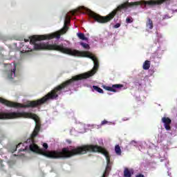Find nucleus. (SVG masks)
Instances as JSON below:
<instances>
[{
	"label": "nucleus",
	"mask_w": 177,
	"mask_h": 177,
	"mask_svg": "<svg viewBox=\"0 0 177 177\" xmlns=\"http://www.w3.org/2000/svg\"><path fill=\"white\" fill-rule=\"evenodd\" d=\"M71 18L68 15H66L64 28L59 30V32H55L50 35H33L30 37V43L34 45V49L35 50H57L64 53L65 55H71V56H77L78 57H88L93 60L94 66L93 69L87 73L78 75L73 77L71 79L64 82L62 84L57 86L50 92H62L63 89L70 86L75 81H80V80H85L89 78V77H93L95 75L99 70V59L96 56L93 55L88 51H80L78 50H73L68 48H64L63 44L57 45V44H49L48 43H39L37 44L38 41H45L46 39H53V38H57L59 39L61 34H66L68 30V26L70 24Z\"/></svg>",
	"instance_id": "nucleus-1"
},
{
	"label": "nucleus",
	"mask_w": 177,
	"mask_h": 177,
	"mask_svg": "<svg viewBox=\"0 0 177 177\" xmlns=\"http://www.w3.org/2000/svg\"><path fill=\"white\" fill-rule=\"evenodd\" d=\"M88 151H91L93 153H101L103 154L106 160V167L105 171L102 177H106L109 175V172L111 171V162L110 161V155L109 151L106 149L99 146V145H82L77 147H74L70 150L68 147H64L61 151H51L48 152L44 151V149L39 148V154L44 156L48 158H71L74 156H80L82 154H86Z\"/></svg>",
	"instance_id": "nucleus-2"
},
{
	"label": "nucleus",
	"mask_w": 177,
	"mask_h": 177,
	"mask_svg": "<svg viewBox=\"0 0 177 177\" xmlns=\"http://www.w3.org/2000/svg\"><path fill=\"white\" fill-rule=\"evenodd\" d=\"M139 5H140V1L124 3L118 6L117 9L113 10L106 16H102L91 10L88 11V16L89 17H91V19H94L95 21H97V23H100V24H106V23L111 21V20H113L114 17H115V15H117V12H118V10L127 9L128 6H138Z\"/></svg>",
	"instance_id": "nucleus-3"
},
{
	"label": "nucleus",
	"mask_w": 177,
	"mask_h": 177,
	"mask_svg": "<svg viewBox=\"0 0 177 177\" xmlns=\"http://www.w3.org/2000/svg\"><path fill=\"white\" fill-rule=\"evenodd\" d=\"M0 103L5 104V106H7V107H15V109H28L31 107V101H28L26 104H23L19 102H13L0 97Z\"/></svg>",
	"instance_id": "nucleus-4"
},
{
	"label": "nucleus",
	"mask_w": 177,
	"mask_h": 177,
	"mask_svg": "<svg viewBox=\"0 0 177 177\" xmlns=\"http://www.w3.org/2000/svg\"><path fill=\"white\" fill-rule=\"evenodd\" d=\"M23 117L24 118H30V113L26 112H11L7 113H0V118H20Z\"/></svg>",
	"instance_id": "nucleus-5"
},
{
	"label": "nucleus",
	"mask_w": 177,
	"mask_h": 177,
	"mask_svg": "<svg viewBox=\"0 0 177 177\" xmlns=\"http://www.w3.org/2000/svg\"><path fill=\"white\" fill-rule=\"evenodd\" d=\"M169 0H149L144 1L145 5H149V6H155L156 5H162L164 2Z\"/></svg>",
	"instance_id": "nucleus-6"
},
{
	"label": "nucleus",
	"mask_w": 177,
	"mask_h": 177,
	"mask_svg": "<svg viewBox=\"0 0 177 177\" xmlns=\"http://www.w3.org/2000/svg\"><path fill=\"white\" fill-rule=\"evenodd\" d=\"M104 89L105 91H109L110 92H117L116 89H121V88H124L123 84H113L112 86H103Z\"/></svg>",
	"instance_id": "nucleus-7"
},
{
	"label": "nucleus",
	"mask_w": 177,
	"mask_h": 177,
	"mask_svg": "<svg viewBox=\"0 0 177 177\" xmlns=\"http://www.w3.org/2000/svg\"><path fill=\"white\" fill-rule=\"evenodd\" d=\"M162 122L165 124V128L167 131H169L171 129V123L172 122V120H170L169 118L163 117L162 118Z\"/></svg>",
	"instance_id": "nucleus-8"
},
{
	"label": "nucleus",
	"mask_w": 177,
	"mask_h": 177,
	"mask_svg": "<svg viewBox=\"0 0 177 177\" xmlns=\"http://www.w3.org/2000/svg\"><path fill=\"white\" fill-rule=\"evenodd\" d=\"M16 67L17 65L16 64H14V68L11 70V71H10L8 73V77L10 79H12L14 77H16Z\"/></svg>",
	"instance_id": "nucleus-9"
},
{
	"label": "nucleus",
	"mask_w": 177,
	"mask_h": 177,
	"mask_svg": "<svg viewBox=\"0 0 177 177\" xmlns=\"http://www.w3.org/2000/svg\"><path fill=\"white\" fill-rule=\"evenodd\" d=\"M132 174H133V171L132 169H129L127 167L124 168V177H132Z\"/></svg>",
	"instance_id": "nucleus-10"
},
{
	"label": "nucleus",
	"mask_w": 177,
	"mask_h": 177,
	"mask_svg": "<svg viewBox=\"0 0 177 177\" xmlns=\"http://www.w3.org/2000/svg\"><path fill=\"white\" fill-rule=\"evenodd\" d=\"M147 27L149 30H153V21L150 18H147Z\"/></svg>",
	"instance_id": "nucleus-11"
},
{
	"label": "nucleus",
	"mask_w": 177,
	"mask_h": 177,
	"mask_svg": "<svg viewBox=\"0 0 177 177\" xmlns=\"http://www.w3.org/2000/svg\"><path fill=\"white\" fill-rule=\"evenodd\" d=\"M93 92H95V91L96 92H98V93H104V92L103 91V89H102L100 87L97 86H93V89H92Z\"/></svg>",
	"instance_id": "nucleus-12"
},
{
	"label": "nucleus",
	"mask_w": 177,
	"mask_h": 177,
	"mask_svg": "<svg viewBox=\"0 0 177 177\" xmlns=\"http://www.w3.org/2000/svg\"><path fill=\"white\" fill-rule=\"evenodd\" d=\"M77 35L80 39H82V41H88V38L85 37V35L82 32L77 33Z\"/></svg>",
	"instance_id": "nucleus-13"
},
{
	"label": "nucleus",
	"mask_w": 177,
	"mask_h": 177,
	"mask_svg": "<svg viewBox=\"0 0 177 177\" xmlns=\"http://www.w3.org/2000/svg\"><path fill=\"white\" fill-rule=\"evenodd\" d=\"M143 70H149L150 68V61L146 60L142 66Z\"/></svg>",
	"instance_id": "nucleus-14"
},
{
	"label": "nucleus",
	"mask_w": 177,
	"mask_h": 177,
	"mask_svg": "<svg viewBox=\"0 0 177 177\" xmlns=\"http://www.w3.org/2000/svg\"><path fill=\"white\" fill-rule=\"evenodd\" d=\"M115 151L118 156H121V148L120 147V145H115Z\"/></svg>",
	"instance_id": "nucleus-15"
},
{
	"label": "nucleus",
	"mask_w": 177,
	"mask_h": 177,
	"mask_svg": "<svg viewBox=\"0 0 177 177\" xmlns=\"http://www.w3.org/2000/svg\"><path fill=\"white\" fill-rule=\"evenodd\" d=\"M81 46H82L84 49H90L89 44L84 42L80 43Z\"/></svg>",
	"instance_id": "nucleus-16"
},
{
	"label": "nucleus",
	"mask_w": 177,
	"mask_h": 177,
	"mask_svg": "<svg viewBox=\"0 0 177 177\" xmlns=\"http://www.w3.org/2000/svg\"><path fill=\"white\" fill-rule=\"evenodd\" d=\"M133 21V20L132 19V18L131 19V18H129V17H127V18L126 19V22H127V24L132 23Z\"/></svg>",
	"instance_id": "nucleus-17"
},
{
	"label": "nucleus",
	"mask_w": 177,
	"mask_h": 177,
	"mask_svg": "<svg viewBox=\"0 0 177 177\" xmlns=\"http://www.w3.org/2000/svg\"><path fill=\"white\" fill-rule=\"evenodd\" d=\"M77 12H78V10H73L71 11V15H72V16H75Z\"/></svg>",
	"instance_id": "nucleus-18"
},
{
	"label": "nucleus",
	"mask_w": 177,
	"mask_h": 177,
	"mask_svg": "<svg viewBox=\"0 0 177 177\" xmlns=\"http://www.w3.org/2000/svg\"><path fill=\"white\" fill-rule=\"evenodd\" d=\"M43 147L44 149H45V150H48V147H49V146H48V144L46 142L43 143Z\"/></svg>",
	"instance_id": "nucleus-19"
},
{
	"label": "nucleus",
	"mask_w": 177,
	"mask_h": 177,
	"mask_svg": "<svg viewBox=\"0 0 177 177\" xmlns=\"http://www.w3.org/2000/svg\"><path fill=\"white\" fill-rule=\"evenodd\" d=\"M121 27V24H116L113 26V28H120Z\"/></svg>",
	"instance_id": "nucleus-20"
},
{
	"label": "nucleus",
	"mask_w": 177,
	"mask_h": 177,
	"mask_svg": "<svg viewBox=\"0 0 177 177\" xmlns=\"http://www.w3.org/2000/svg\"><path fill=\"white\" fill-rule=\"evenodd\" d=\"M109 122H107V120H103L101 122V125H106V124H108Z\"/></svg>",
	"instance_id": "nucleus-21"
},
{
	"label": "nucleus",
	"mask_w": 177,
	"mask_h": 177,
	"mask_svg": "<svg viewBox=\"0 0 177 177\" xmlns=\"http://www.w3.org/2000/svg\"><path fill=\"white\" fill-rule=\"evenodd\" d=\"M20 146H23V143H19V145H17L16 149H19V147H20Z\"/></svg>",
	"instance_id": "nucleus-22"
},
{
	"label": "nucleus",
	"mask_w": 177,
	"mask_h": 177,
	"mask_svg": "<svg viewBox=\"0 0 177 177\" xmlns=\"http://www.w3.org/2000/svg\"><path fill=\"white\" fill-rule=\"evenodd\" d=\"M136 177H145V176L142 174H140L137 175Z\"/></svg>",
	"instance_id": "nucleus-23"
},
{
	"label": "nucleus",
	"mask_w": 177,
	"mask_h": 177,
	"mask_svg": "<svg viewBox=\"0 0 177 177\" xmlns=\"http://www.w3.org/2000/svg\"><path fill=\"white\" fill-rule=\"evenodd\" d=\"M66 142H67V143H68L69 145H71V140H67Z\"/></svg>",
	"instance_id": "nucleus-24"
},
{
	"label": "nucleus",
	"mask_w": 177,
	"mask_h": 177,
	"mask_svg": "<svg viewBox=\"0 0 177 177\" xmlns=\"http://www.w3.org/2000/svg\"><path fill=\"white\" fill-rule=\"evenodd\" d=\"M19 151H24V149H19Z\"/></svg>",
	"instance_id": "nucleus-25"
},
{
	"label": "nucleus",
	"mask_w": 177,
	"mask_h": 177,
	"mask_svg": "<svg viewBox=\"0 0 177 177\" xmlns=\"http://www.w3.org/2000/svg\"><path fill=\"white\" fill-rule=\"evenodd\" d=\"M25 41L26 42H28V39H25Z\"/></svg>",
	"instance_id": "nucleus-26"
}]
</instances>
